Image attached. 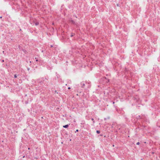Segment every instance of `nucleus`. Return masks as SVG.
Instances as JSON below:
<instances>
[{
	"mask_svg": "<svg viewBox=\"0 0 160 160\" xmlns=\"http://www.w3.org/2000/svg\"><path fill=\"white\" fill-rule=\"evenodd\" d=\"M112 146H113V147H114V145H113Z\"/></svg>",
	"mask_w": 160,
	"mask_h": 160,
	"instance_id": "obj_11",
	"label": "nucleus"
},
{
	"mask_svg": "<svg viewBox=\"0 0 160 160\" xmlns=\"http://www.w3.org/2000/svg\"><path fill=\"white\" fill-rule=\"evenodd\" d=\"M63 127L64 128H67L68 127V125H66L64 126H63Z\"/></svg>",
	"mask_w": 160,
	"mask_h": 160,
	"instance_id": "obj_1",
	"label": "nucleus"
},
{
	"mask_svg": "<svg viewBox=\"0 0 160 160\" xmlns=\"http://www.w3.org/2000/svg\"><path fill=\"white\" fill-rule=\"evenodd\" d=\"M78 129H77L76 131L75 132L76 133V132H78Z\"/></svg>",
	"mask_w": 160,
	"mask_h": 160,
	"instance_id": "obj_7",
	"label": "nucleus"
},
{
	"mask_svg": "<svg viewBox=\"0 0 160 160\" xmlns=\"http://www.w3.org/2000/svg\"><path fill=\"white\" fill-rule=\"evenodd\" d=\"M35 24H36V25H38V22L37 23H36Z\"/></svg>",
	"mask_w": 160,
	"mask_h": 160,
	"instance_id": "obj_8",
	"label": "nucleus"
},
{
	"mask_svg": "<svg viewBox=\"0 0 160 160\" xmlns=\"http://www.w3.org/2000/svg\"><path fill=\"white\" fill-rule=\"evenodd\" d=\"M73 35L72 34V35H71V37H72V36H73Z\"/></svg>",
	"mask_w": 160,
	"mask_h": 160,
	"instance_id": "obj_9",
	"label": "nucleus"
},
{
	"mask_svg": "<svg viewBox=\"0 0 160 160\" xmlns=\"http://www.w3.org/2000/svg\"><path fill=\"white\" fill-rule=\"evenodd\" d=\"M29 149H30V148H28V149H29Z\"/></svg>",
	"mask_w": 160,
	"mask_h": 160,
	"instance_id": "obj_12",
	"label": "nucleus"
},
{
	"mask_svg": "<svg viewBox=\"0 0 160 160\" xmlns=\"http://www.w3.org/2000/svg\"><path fill=\"white\" fill-rule=\"evenodd\" d=\"M85 84H84V83H82V87L83 88V87H84V86H85Z\"/></svg>",
	"mask_w": 160,
	"mask_h": 160,
	"instance_id": "obj_3",
	"label": "nucleus"
},
{
	"mask_svg": "<svg viewBox=\"0 0 160 160\" xmlns=\"http://www.w3.org/2000/svg\"><path fill=\"white\" fill-rule=\"evenodd\" d=\"M96 132L98 134H99L100 133V131L98 130H97Z\"/></svg>",
	"mask_w": 160,
	"mask_h": 160,
	"instance_id": "obj_2",
	"label": "nucleus"
},
{
	"mask_svg": "<svg viewBox=\"0 0 160 160\" xmlns=\"http://www.w3.org/2000/svg\"><path fill=\"white\" fill-rule=\"evenodd\" d=\"M92 120L93 121V123H94V121L93 118H92Z\"/></svg>",
	"mask_w": 160,
	"mask_h": 160,
	"instance_id": "obj_4",
	"label": "nucleus"
},
{
	"mask_svg": "<svg viewBox=\"0 0 160 160\" xmlns=\"http://www.w3.org/2000/svg\"><path fill=\"white\" fill-rule=\"evenodd\" d=\"M52 45H51V47H52Z\"/></svg>",
	"mask_w": 160,
	"mask_h": 160,
	"instance_id": "obj_13",
	"label": "nucleus"
},
{
	"mask_svg": "<svg viewBox=\"0 0 160 160\" xmlns=\"http://www.w3.org/2000/svg\"><path fill=\"white\" fill-rule=\"evenodd\" d=\"M68 88V89H70V87H69V88Z\"/></svg>",
	"mask_w": 160,
	"mask_h": 160,
	"instance_id": "obj_10",
	"label": "nucleus"
},
{
	"mask_svg": "<svg viewBox=\"0 0 160 160\" xmlns=\"http://www.w3.org/2000/svg\"><path fill=\"white\" fill-rule=\"evenodd\" d=\"M14 77L15 78H16L17 77V76L16 75H15L14 76Z\"/></svg>",
	"mask_w": 160,
	"mask_h": 160,
	"instance_id": "obj_5",
	"label": "nucleus"
},
{
	"mask_svg": "<svg viewBox=\"0 0 160 160\" xmlns=\"http://www.w3.org/2000/svg\"><path fill=\"white\" fill-rule=\"evenodd\" d=\"M140 144L139 142H138L137 143V144L138 145H139Z\"/></svg>",
	"mask_w": 160,
	"mask_h": 160,
	"instance_id": "obj_6",
	"label": "nucleus"
}]
</instances>
